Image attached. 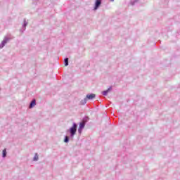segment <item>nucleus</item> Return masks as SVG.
I'll return each mask as SVG.
<instances>
[{"label":"nucleus","mask_w":180,"mask_h":180,"mask_svg":"<svg viewBox=\"0 0 180 180\" xmlns=\"http://www.w3.org/2000/svg\"><path fill=\"white\" fill-rule=\"evenodd\" d=\"M7 154H8V152H6V148H4L2 151V158H6Z\"/></svg>","instance_id":"1a4fd4ad"},{"label":"nucleus","mask_w":180,"mask_h":180,"mask_svg":"<svg viewBox=\"0 0 180 180\" xmlns=\"http://www.w3.org/2000/svg\"><path fill=\"white\" fill-rule=\"evenodd\" d=\"M108 94H109V92L107 90L102 91V95H103L104 96H108Z\"/></svg>","instance_id":"4468645a"},{"label":"nucleus","mask_w":180,"mask_h":180,"mask_svg":"<svg viewBox=\"0 0 180 180\" xmlns=\"http://www.w3.org/2000/svg\"><path fill=\"white\" fill-rule=\"evenodd\" d=\"M9 40H11L9 37H5L4 40L0 44V49H4V47H5V45L6 44V43H8V41H9Z\"/></svg>","instance_id":"7ed1b4c3"},{"label":"nucleus","mask_w":180,"mask_h":180,"mask_svg":"<svg viewBox=\"0 0 180 180\" xmlns=\"http://www.w3.org/2000/svg\"><path fill=\"white\" fill-rule=\"evenodd\" d=\"M85 123L79 122V128H78V133L81 134L82 133V130L85 129Z\"/></svg>","instance_id":"20e7f679"},{"label":"nucleus","mask_w":180,"mask_h":180,"mask_svg":"<svg viewBox=\"0 0 180 180\" xmlns=\"http://www.w3.org/2000/svg\"><path fill=\"white\" fill-rule=\"evenodd\" d=\"M110 2H115V0H110Z\"/></svg>","instance_id":"f3484780"},{"label":"nucleus","mask_w":180,"mask_h":180,"mask_svg":"<svg viewBox=\"0 0 180 180\" xmlns=\"http://www.w3.org/2000/svg\"><path fill=\"white\" fill-rule=\"evenodd\" d=\"M95 98H96V95L95 94H88L86 96V99H87V101H92V99H95Z\"/></svg>","instance_id":"39448f33"},{"label":"nucleus","mask_w":180,"mask_h":180,"mask_svg":"<svg viewBox=\"0 0 180 180\" xmlns=\"http://www.w3.org/2000/svg\"><path fill=\"white\" fill-rule=\"evenodd\" d=\"M33 161H39V155L37 153H35L33 158Z\"/></svg>","instance_id":"f8f14e48"},{"label":"nucleus","mask_w":180,"mask_h":180,"mask_svg":"<svg viewBox=\"0 0 180 180\" xmlns=\"http://www.w3.org/2000/svg\"><path fill=\"white\" fill-rule=\"evenodd\" d=\"M39 0H32V5H37Z\"/></svg>","instance_id":"2eb2a0df"},{"label":"nucleus","mask_w":180,"mask_h":180,"mask_svg":"<svg viewBox=\"0 0 180 180\" xmlns=\"http://www.w3.org/2000/svg\"><path fill=\"white\" fill-rule=\"evenodd\" d=\"M26 26H27V22L26 21V19H25L24 22L22 25V29L20 30V32H21V33H23V32L26 30Z\"/></svg>","instance_id":"423d86ee"},{"label":"nucleus","mask_w":180,"mask_h":180,"mask_svg":"<svg viewBox=\"0 0 180 180\" xmlns=\"http://www.w3.org/2000/svg\"><path fill=\"white\" fill-rule=\"evenodd\" d=\"M36 106V98H33L30 103V105H29V108L30 109H33L34 107Z\"/></svg>","instance_id":"0eeeda50"},{"label":"nucleus","mask_w":180,"mask_h":180,"mask_svg":"<svg viewBox=\"0 0 180 180\" xmlns=\"http://www.w3.org/2000/svg\"><path fill=\"white\" fill-rule=\"evenodd\" d=\"M103 0H96L94 2V11H98V8H101V5H102V1Z\"/></svg>","instance_id":"f03ea898"},{"label":"nucleus","mask_w":180,"mask_h":180,"mask_svg":"<svg viewBox=\"0 0 180 180\" xmlns=\"http://www.w3.org/2000/svg\"><path fill=\"white\" fill-rule=\"evenodd\" d=\"M77 129L78 124L73 122L72 127H70V129L66 131L67 135H65L64 137V143H70V140H71V141H74V136L77 134Z\"/></svg>","instance_id":"f257e3e1"},{"label":"nucleus","mask_w":180,"mask_h":180,"mask_svg":"<svg viewBox=\"0 0 180 180\" xmlns=\"http://www.w3.org/2000/svg\"><path fill=\"white\" fill-rule=\"evenodd\" d=\"M68 60H69L68 58H65L64 59L63 63H64L65 67H68V64H69Z\"/></svg>","instance_id":"9d476101"},{"label":"nucleus","mask_w":180,"mask_h":180,"mask_svg":"<svg viewBox=\"0 0 180 180\" xmlns=\"http://www.w3.org/2000/svg\"><path fill=\"white\" fill-rule=\"evenodd\" d=\"M87 101L88 100L86 99V98H84L83 100L80 101L81 105H86Z\"/></svg>","instance_id":"9b49d317"},{"label":"nucleus","mask_w":180,"mask_h":180,"mask_svg":"<svg viewBox=\"0 0 180 180\" xmlns=\"http://www.w3.org/2000/svg\"><path fill=\"white\" fill-rule=\"evenodd\" d=\"M139 0H131L130 1V4L133 6H134L136 4H137V1H139Z\"/></svg>","instance_id":"ddd939ff"},{"label":"nucleus","mask_w":180,"mask_h":180,"mask_svg":"<svg viewBox=\"0 0 180 180\" xmlns=\"http://www.w3.org/2000/svg\"><path fill=\"white\" fill-rule=\"evenodd\" d=\"M112 86H110L106 91H107V92H110V91H112Z\"/></svg>","instance_id":"dca6fc26"},{"label":"nucleus","mask_w":180,"mask_h":180,"mask_svg":"<svg viewBox=\"0 0 180 180\" xmlns=\"http://www.w3.org/2000/svg\"><path fill=\"white\" fill-rule=\"evenodd\" d=\"M89 120V117L85 116V117H83L82 122H80L84 123V124H86V123H88Z\"/></svg>","instance_id":"6e6552de"}]
</instances>
